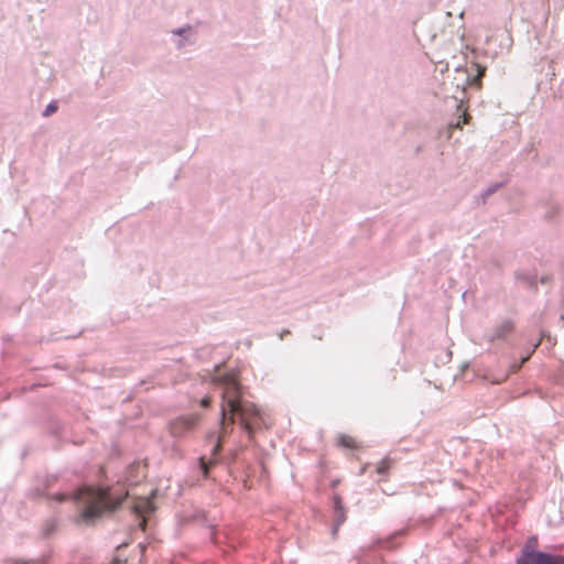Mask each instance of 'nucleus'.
Segmentation results:
<instances>
[{
	"label": "nucleus",
	"mask_w": 564,
	"mask_h": 564,
	"mask_svg": "<svg viewBox=\"0 0 564 564\" xmlns=\"http://www.w3.org/2000/svg\"><path fill=\"white\" fill-rule=\"evenodd\" d=\"M210 402H212V398L210 397H205L204 399H202L200 404L204 408H208L210 405Z\"/></svg>",
	"instance_id": "obj_14"
},
{
	"label": "nucleus",
	"mask_w": 564,
	"mask_h": 564,
	"mask_svg": "<svg viewBox=\"0 0 564 564\" xmlns=\"http://www.w3.org/2000/svg\"><path fill=\"white\" fill-rule=\"evenodd\" d=\"M519 367L520 366H513L509 371H506V372H503L500 376L495 377V378H490L488 376H485V379L489 380L494 384L502 383L503 381H506L508 379L510 373L516 372L519 369Z\"/></svg>",
	"instance_id": "obj_8"
},
{
	"label": "nucleus",
	"mask_w": 564,
	"mask_h": 564,
	"mask_svg": "<svg viewBox=\"0 0 564 564\" xmlns=\"http://www.w3.org/2000/svg\"><path fill=\"white\" fill-rule=\"evenodd\" d=\"M199 460H200V467L203 469V474L205 477H207L209 467L212 465H214V460L206 462L203 457Z\"/></svg>",
	"instance_id": "obj_11"
},
{
	"label": "nucleus",
	"mask_w": 564,
	"mask_h": 564,
	"mask_svg": "<svg viewBox=\"0 0 564 564\" xmlns=\"http://www.w3.org/2000/svg\"><path fill=\"white\" fill-rule=\"evenodd\" d=\"M77 500L83 505L82 518L93 521L113 511L121 503L122 498H112L108 489L84 488L79 490Z\"/></svg>",
	"instance_id": "obj_2"
},
{
	"label": "nucleus",
	"mask_w": 564,
	"mask_h": 564,
	"mask_svg": "<svg viewBox=\"0 0 564 564\" xmlns=\"http://www.w3.org/2000/svg\"><path fill=\"white\" fill-rule=\"evenodd\" d=\"M227 416H229V413L227 414ZM226 425H227V432L225 434H223V416L220 415V433H219V436H218V442H217L216 446L213 449V455H217L218 454V452H219V449L221 447V441L227 435H229L232 432V430H234V424L229 423V417H227Z\"/></svg>",
	"instance_id": "obj_7"
},
{
	"label": "nucleus",
	"mask_w": 564,
	"mask_h": 564,
	"mask_svg": "<svg viewBox=\"0 0 564 564\" xmlns=\"http://www.w3.org/2000/svg\"><path fill=\"white\" fill-rule=\"evenodd\" d=\"M469 119H470V115L466 111V109H464V111H463V120H462V122L458 121L456 123V127L457 128H462V124H467L469 122Z\"/></svg>",
	"instance_id": "obj_12"
},
{
	"label": "nucleus",
	"mask_w": 564,
	"mask_h": 564,
	"mask_svg": "<svg viewBox=\"0 0 564 564\" xmlns=\"http://www.w3.org/2000/svg\"><path fill=\"white\" fill-rule=\"evenodd\" d=\"M17 564H25V563H19V562H18Z\"/></svg>",
	"instance_id": "obj_18"
},
{
	"label": "nucleus",
	"mask_w": 564,
	"mask_h": 564,
	"mask_svg": "<svg viewBox=\"0 0 564 564\" xmlns=\"http://www.w3.org/2000/svg\"><path fill=\"white\" fill-rule=\"evenodd\" d=\"M516 564H564V555L541 552L538 538L531 536L522 546Z\"/></svg>",
	"instance_id": "obj_3"
},
{
	"label": "nucleus",
	"mask_w": 564,
	"mask_h": 564,
	"mask_svg": "<svg viewBox=\"0 0 564 564\" xmlns=\"http://www.w3.org/2000/svg\"><path fill=\"white\" fill-rule=\"evenodd\" d=\"M65 499H66V497H65V496H58V497H57V500H59V501H63V500H65Z\"/></svg>",
	"instance_id": "obj_17"
},
{
	"label": "nucleus",
	"mask_w": 564,
	"mask_h": 564,
	"mask_svg": "<svg viewBox=\"0 0 564 564\" xmlns=\"http://www.w3.org/2000/svg\"><path fill=\"white\" fill-rule=\"evenodd\" d=\"M56 110H57V105H56V102H51V104L46 107V109H45V111H44V116H46V117H47V116H51V115H52V113H54Z\"/></svg>",
	"instance_id": "obj_13"
},
{
	"label": "nucleus",
	"mask_w": 564,
	"mask_h": 564,
	"mask_svg": "<svg viewBox=\"0 0 564 564\" xmlns=\"http://www.w3.org/2000/svg\"><path fill=\"white\" fill-rule=\"evenodd\" d=\"M513 329L514 325L511 321H503L492 329L491 334L488 336V340L489 343L503 340L512 334Z\"/></svg>",
	"instance_id": "obj_5"
},
{
	"label": "nucleus",
	"mask_w": 564,
	"mask_h": 564,
	"mask_svg": "<svg viewBox=\"0 0 564 564\" xmlns=\"http://www.w3.org/2000/svg\"><path fill=\"white\" fill-rule=\"evenodd\" d=\"M337 445L347 449H357L358 442L356 438L348 434H340L337 437Z\"/></svg>",
	"instance_id": "obj_6"
},
{
	"label": "nucleus",
	"mask_w": 564,
	"mask_h": 564,
	"mask_svg": "<svg viewBox=\"0 0 564 564\" xmlns=\"http://www.w3.org/2000/svg\"><path fill=\"white\" fill-rule=\"evenodd\" d=\"M215 382L223 387L220 403V415L223 416V434L227 432V414L229 413V423L238 422L240 429L247 434L249 441L253 440L254 432L262 426L268 427L271 422L267 421L265 415L251 402L241 400L242 392L236 375L226 373L215 378Z\"/></svg>",
	"instance_id": "obj_1"
},
{
	"label": "nucleus",
	"mask_w": 564,
	"mask_h": 564,
	"mask_svg": "<svg viewBox=\"0 0 564 564\" xmlns=\"http://www.w3.org/2000/svg\"><path fill=\"white\" fill-rule=\"evenodd\" d=\"M335 506H336V508H341V506H340V498H336L335 499Z\"/></svg>",
	"instance_id": "obj_15"
},
{
	"label": "nucleus",
	"mask_w": 564,
	"mask_h": 564,
	"mask_svg": "<svg viewBox=\"0 0 564 564\" xmlns=\"http://www.w3.org/2000/svg\"><path fill=\"white\" fill-rule=\"evenodd\" d=\"M145 525H147V520H145V519H143V520L141 521V523H140V527H141V529H142V530H144V529H145Z\"/></svg>",
	"instance_id": "obj_16"
},
{
	"label": "nucleus",
	"mask_w": 564,
	"mask_h": 564,
	"mask_svg": "<svg viewBox=\"0 0 564 564\" xmlns=\"http://www.w3.org/2000/svg\"><path fill=\"white\" fill-rule=\"evenodd\" d=\"M476 70H477V74L476 76L471 79V84L473 85H476L477 87H481V78L485 76V73H486V67L481 66L480 64H474Z\"/></svg>",
	"instance_id": "obj_9"
},
{
	"label": "nucleus",
	"mask_w": 564,
	"mask_h": 564,
	"mask_svg": "<svg viewBox=\"0 0 564 564\" xmlns=\"http://www.w3.org/2000/svg\"><path fill=\"white\" fill-rule=\"evenodd\" d=\"M390 468V462L388 459H384L382 460L378 467H377V473L382 475V474H386Z\"/></svg>",
	"instance_id": "obj_10"
},
{
	"label": "nucleus",
	"mask_w": 564,
	"mask_h": 564,
	"mask_svg": "<svg viewBox=\"0 0 564 564\" xmlns=\"http://www.w3.org/2000/svg\"><path fill=\"white\" fill-rule=\"evenodd\" d=\"M199 422V415L189 414L185 416L177 417L170 424V432L174 436H182L185 433L195 429V426Z\"/></svg>",
	"instance_id": "obj_4"
}]
</instances>
